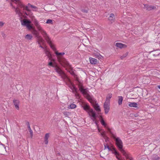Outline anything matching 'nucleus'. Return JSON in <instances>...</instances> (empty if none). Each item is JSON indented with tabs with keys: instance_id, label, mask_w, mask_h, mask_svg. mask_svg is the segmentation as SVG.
<instances>
[{
	"instance_id": "nucleus-28",
	"label": "nucleus",
	"mask_w": 160,
	"mask_h": 160,
	"mask_svg": "<svg viewBox=\"0 0 160 160\" xmlns=\"http://www.w3.org/2000/svg\"><path fill=\"white\" fill-rule=\"evenodd\" d=\"M115 19L114 18V15L113 13H111L110 14V16L108 18V19L109 20L112 21H113Z\"/></svg>"
},
{
	"instance_id": "nucleus-56",
	"label": "nucleus",
	"mask_w": 160,
	"mask_h": 160,
	"mask_svg": "<svg viewBox=\"0 0 160 160\" xmlns=\"http://www.w3.org/2000/svg\"><path fill=\"white\" fill-rule=\"evenodd\" d=\"M28 128L29 130L31 129L30 128V125H28Z\"/></svg>"
},
{
	"instance_id": "nucleus-27",
	"label": "nucleus",
	"mask_w": 160,
	"mask_h": 160,
	"mask_svg": "<svg viewBox=\"0 0 160 160\" xmlns=\"http://www.w3.org/2000/svg\"><path fill=\"white\" fill-rule=\"evenodd\" d=\"M112 97V94H109L106 97V100L105 102H110V99Z\"/></svg>"
},
{
	"instance_id": "nucleus-57",
	"label": "nucleus",
	"mask_w": 160,
	"mask_h": 160,
	"mask_svg": "<svg viewBox=\"0 0 160 160\" xmlns=\"http://www.w3.org/2000/svg\"><path fill=\"white\" fill-rule=\"evenodd\" d=\"M37 42H38V44L39 45H41V43L40 42H39V41H37Z\"/></svg>"
},
{
	"instance_id": "nucleus-6",
	"label": "nucleus",
	"mask_w": 160,
	"mask_h": 160,
	"mask_svg": "<svg viewBox=\"0 0 160 160\" xmlns=\"http://www.w3.org/2000/svg\"><path fill=\"white\" fill-rule=\"evenodd\" d=\"M62 78L63 81L65 82L66 84L68 86L71 90H72V89H73V88L75 86L74 85L72 84L70 79L67 77L66 74L65 75V77Z\"/></svg>"
},
{
	"instance_id": "nucleus-53",
	"label": "nucleus",
	"mask_w": 160,
	"mask_h": 160,
	"mask_svg": "<svg viewBox=\"0 0 160 160\" xmlns=\"http://www.w3.org/2000/svg\"><path fill=\"white\" fill-rule=\"evenodd\" d=\"M94 123H95V124L97 126V127H98V122L97 121H95Z\"/></svg>"
},
{
	"instance_id": "nucleus-52",
	"label": "nucleus",
	"mask_w": 160,
	"mask_h": 160,
	"mask_svg": "<svg viewBox=\"0 0 160 160\" xmlns=\"http://www.w3.org/2000/svg\"><path fill=\"white\" fill-rule=\"evenodd\" d=\"M119 155V154L118 155H116V158L118 159V160H121L120 158H119L118 156Z\"/></svg>"
},
{
	"instance_id": "nucleus-39",
	"label": "nucleus",
	"mask_w": 160,
	"mask_h": 160,
	"mask_svg": "<svg viewBox=\"0 0 160 160\" xmlns=\"http://www.w3.org/2000/svg\"><path fill=\"white\" fill-rule=\"evenodd\" d=\"M88 8L87 9H82L81 11L84 13H87L88 12Z\"/></svg>"
},
{
	"instance_id": "nucleus-32",
	"label": "nucleus",
	"mask_w": 160,
	"mask_h": 160,
	"mask_svg": "<svg viewBox=\"0 0 160 160\" xmlns=\"http://www.w3.org/2000/svg\"><path fill=\"white\" fill-rule=\"evenodd\" d=\"M160 158L156 154H154L152 156V159L153 160H157Z\"/></svg>"
},
{
	"instance_id": "nucleus-37",
	"label": "nucleus",
	"mask_w": 160,
	"mask_h": 160,
	"mask_svg": "<svg viewBox=\"0 0 160 160\" xmlns=\"http://www.w3.org/2000/svg\"><path fill=\"white\" fill-rule=\"evenodd\" d=\"M78 83H79L78 85V87L79 89V90H80V88L82 89V88H83V87L82 84L80 82H79Z\"/></svg>"
},
{
	"instance_id": "nucleus-1",
	"label": "nucleus",
	"mask_w": 160,
	"mask_h": 160,
	"mask_svg": "<svg viewBox=\"0 0 160 160\" xmlns=\"http://www.w3.org/2000/svg\"><path fill=\"white\" fill-rule=\"evenodd\" d=\"M13 2H15L17 4V7L13 8L15 9V12L17 14H18L19 17H21L22 15V12L27 15H28L29 13L24 12V10H26L28 12H30L31 10L28 8V7L27 6H25L21 2L20 0H11Z\"/></svg>"
},
{
	"instance_id": "nucleus-54",
	"label": "nucleus",
	"mask_w": 160,
	"mask_h": 160,
	"mask_svg": "<svg viewBox=\"0 0 160 160\" xmlns=\"http://www.w3.org/2000/svg\"><path fill=\"white\" fill-rule=\"evenodd\" d=\"M39 47H40V48H42V49H44V47H42V46L41 45H39Z\"/></svg>"
},
{
	"instance_id": "nucleus-34",
	"label": "nucleus",
	"mask_w": 160,
	"mask_h": 160,
	"mask_svg": "<svg viewBox=\"0 0 160 160\" xmlns=\"http://www.w3.org/2000/svg\"><path fill=\"white\" fill-rule=\"evenodd\" d=\"M28 8H29V7H31V8H36V10H35V11H36L37 10H38V8L36 7V6H34L32 5L31 4H30V3H28Z\"/></svg>"
},
{
	"instance_id": "nucleus-43",
	"label": "nucleus",
	"mask_w": 160,
	"mask_h": 160,
	"mask_svg": "<svg viewBox=\"0 0 160 160\" xmlns=\"http://www.w3.org/2000/svg\"><path fill=\"white\" fill-rule=\"evenodd\" d=\"M75 95L76 97L77 98H80V96L79 93H78V92H77V93H75Z\"/></svg>"
},
{
	"instance_id": "nucleus-5",
	"label": "nucleus",
	"mask_w": 160,
	"mask_h": 160,
	"mask_svg": "<svg viewBox=\"0 0 160 160\" xmlns=\"http://www.w3.org/2000/svg\"><path fill=\"white\" fill-rule=\"evenodd\" d=\"M52 67L54 68L55 70L59 74L62 78H64L65 77L66 74L57 64H53Z\"/></svg>"
},
{
	"instance_id": "nucleus-21",
	"label": "nucleus",
	"mask_w": 160,
	"mask_h": 160,
	"mask_svg": "<svg viewBox=\"0 0 160 160\" xmlns=\"http://www.w3.org/2000/svg\"><path fill=\"white\" fill-rule=\"evenodd\" d=\"M13 103L15 107V108L17 109H19V101L18 100L14 99L13 100Z\"/></svg>"
},
{
	"instance_id": "nucleus-62",
	"label": "nucleus",
	"mask_w": 160,
	"mask_h": 160,
	"mask_svg": "<svg viewBox=\"0 0 160 160\" xmlns=\"http://www.w3.org/2000/svg\"><path fill=\"white\" fill-rule=\"evenodd\" d=\"M34 9L33 10V11H35V10H36V8H33Z\"/></svg>"
},
{
	"instance_id": "nucleus-29",
	"label": "nucleus",
	"mask_w": 160,
	"mask_h": 160,
	"mask_svg": "<svg viewBox=\"0 0 160 160\" xmlns=\"http://www.w3.org/2000/svg\"><path fill=\"white\" fill-rule=\"evenodd\" d=\"M25 38L28 40H31L32 38V36L31 34H27L25 36Z\"/></svg>"
},
{
	"instance_id": "nucleus-9",
	"label": "nucleus",
	"mask_w": 160,
	"mask_h": 160,
	"mask_svg": "<svg viewBox=\"0 0 160 160\" xmlns=\"http://www.w3.org/2000/svg\"><path fill=\"white\" fill-rule=\"evenodd\" d=\"M110 105V102H105L104 103L103 107L105 111V113L106 114H107L109 111Z\"/></svg>"
},
{
	"instance_id": "nucleus-45",
	"label": "nucleus",
	"mask_w": 160,
	"mask_h": 160,
	"mask_svg": "<svg viewBox=\"0 0 160 160\" xmlns=\"http://www.w3.org/2000/svg\"><path fill=\"white\" fill-rule=\"evenodd\" d=\"M104 149L109 148V146L107 144H106V145L104 144Z\"/></svg>"
},
{
	"instance_id": "nucleus-41",
	"label": "nucleus",
	"mask_w": 160,
	"mask_h": 160,
	"mask_svg": "<svg viewBox=\"0 0 160 160\" xmlns=\"http://www.w3.org/2000/svg\"><path fill=\"white\" fill-rule=\"evenodd\" d=\"M26 27L29 30H30L32 28V27L30 25V24H29L26 26Z\"/></svg>"
},
{
	"instance_id": "nucleus-59",
	"label": "nucleus",
	"mask_w": 160,
	"mask_h": 160,
	"mask_svg": "<svg viewBox=\"0 0 160 160\" xmlns=\"http://www.w3.org/2000/svg\"><path fill=\"white\" fill-rule=\"evenodd\" d=\"M108 149L109 151H111L112 150V149L109 147V148H108Z\"/></svg>"
},
{
	"instance_id": "nucleus-3",
	"label": "nucleus",
	"mask_w": 160,
	"mask_h": 160,
	"mask_svg": "<svg viewBox=\"0 0 160 160\" xmlns=\"http://www.w3.org/2000/svg\"><path fill=\"white\" fill-rule=\"evenodd\" d=\"M56 54L58 61L62 64L64 67L65 66H70L69 63L65 59L62 58V56L65 54L64 52H55Z\"/></svg>"
},
{
	"instance_id": "nucleus-44",
	"label": "nucleus",
	"mask_w": 160,
	"mask_h": 160,
	"mask_svg": "<svg viewBox=\"0 0 160 160\" xmlns=\"http://www.w3.org/2000/svg\"><path fill=\"white\" fill-rule=\"evenodd\" d=\"M4 23L3 22H0V28L2 27L4 25Z\"/></svg>"
},
{
	"instance_id": "nucleus-10",
	"label": "nucleus",
	"mask_w": 160,
	"mask_h": 160,
	"mask_svg": "<svg viewBox=\"0 0 160 160\" xmlns=\"http://www.w3.org/2000/svg\"><path fill=\"white\" fill-rule=\"evenodd\" d=\"M32 21L35 26L36 27L37 29L39 31L42 30L43 29V28L41 26L38 21L36 20V19H32Z\"/></svg>"
},
{
	"instance_id": "nucleus-42",
	"label": "nucleus",
	"mask_w": 160,
	"mask_h": 160,
	"mask_svg": "<svg viewBox=\"0 0 160 160\" xmlns=\"http://www.w3.org/2000/svg\"><path fill=\"white\" fill-rule=\"evenodd\" d=\"M29 130V131L30 132V135H31V138H32V136H33V132L32 131V129H31Z\"/></svg>"
},
{
	"instance_id": "nucleus-60",
	"label": "nucleus",
	"mask_w": 160,
	"mask_h": 160,
	"mask_svg": "<svg viewBox=\"0 0 160 160\" xmlns=\"http://www.w3.org/2000/svg\"><path fill=\"white\" fill-rule=\"evenodd\" d=\"M98 127V132H100L101 131V130L100 129V128H99Z\"/></svg>"
},
{
	"instance_id": "nucleus-40",
	"label": "nucleus",
	"mask_w": 160,
	"mask_h": 160,
	"mask_svg": "<svg viewBox=\"0 0 160 160\" xmlns=\"http://www.w3.org/2000/svg\"><path fill=\"white\" fill-rule=\"evenodd\" d=\"M46 23L48 24H52V20L48 19L47 20Z\"/></svg>"
},
{
	"instance_id": "nucleus-26",
	"label": "nucleus",
	"mask_w": 160,
	"mask_h": 160,
	"mask_svg": "<svg viewBox=\"0 0 160 160\" xmlns=\"http://www.w3.org/2000/svg\"><path fill=\"white\" fill-rule=\"evenodd\" d=\"M100 122L101 123V124L104 127H106L107 126V124L104 121V120H103V118H102V116L100 117Z\"/></svg>"
},
{
	"instance_id": "nucleus-63",
	"label": "nucleus",
	"mask_w": 160,
	"mask_h": 160,
	"mask_svg": "<svg viewBox=\"0 0 160 160\" xmlns=\"http://www.w3.org/2000/svg\"><path fill=\"white\" fill-rule=\"evenodd\" d=\"M66 113H67V112H64V115H66Z\"/></svg>"
},
{
	"instance_id": "nucleus-12",
	"label": "nucleus",
	"mask_w": 160,
	"mask_h": 160,
	"mask_svg": "<svg viewBox=\"0 0 160 160\" xmlns=\"http://www.w3.org/2000/svg\"><path fill=\"white\" fill-rule=\"evenodd\" d=\"M143 8L144 9H146V10L148 11H150L156 9V7L154 6L149 5L148 4H145L144 5Z\"/></svg>"
},
{
	"instance_id": "nucleus-16",
	"label": "nucleus",
	"mask_w": 160,
	"mask_h": 160,
	"mask_svg": "<svg viewBox=\"0 0 160 160\" xmlns=\"http://www.w3.org/2000/svg\"><path fill=\"white\" fill-rule=\"evenodd\" d=\"M90 62L91 64H97L98 62V60L95 58H89Z\"/></svg>"
},
{
	"instance_id": "nucleus-11",
	"label": "nucleus",
	"mask_w": 160,
	"mask_h": 160,
	"mask_svg": "<svg viewBox=\"0 0 160 160\" xmlns=\"http://www.w3.org/2000/svg\"><path fill=\"white\" fill-rule=\"evenodd\" d=\"M32 21L35 26L36 27L37 29L39 31L42 30L43 29V28L41 26L38 21L36 20V19H32Z\"/></svg>"
},
{
	"instance_id": "nucleus-18",
	"label": "nucleus",
	"mask_w": 160,
	"mask_h": 160,
	"mask_svg": "<svg viewBox=\"0 0 160 160\" xmlns=\"http://www.w3.org/2000/svg\"><path fill=\"white\" fill-rule=\"evenodd\" d=\"M50 137V133H47L45 134L44 138V141L45 144L47 145L48 143V139Z\"/></svg>"
},
{
	"instance_id": "nucleus-55",
	"label": "nucleus",
	"mask_w": 160,
	"mask_h": 160,
	"mask_svg": "<svg viewBox=\"0 0 160 160\" xmlns=\"http://www.w3.org/2000/svg\"><path fill=\"white\" fill-rule=\"evenodd\" d=\"M99 53H97V54H95V56H96V57H97V58L98 57V54H99Z\"/></svg>"
},
{
	"instance_id": "nucleus-7",
	"label": "nucleus",
	"mask_w": 160,
	"mask_h": 160,
	"mask_svg": "<svg viewBox=\"0 0 160 160\" xmlns=\"http://www.w3.org/2000/svg\"><path fill=\"white\" fill-rule=\"evenodd\" d=\"M82 107L83 108L84 110L86 111L88 113L89 115H90L92 113V112H95L91 108L90 106L87 104H83L82 105Z\"/></svg>"
},
{
	"instance_id": "nucleus-23",
	"label": "nucleus",
	"mask_w": 160,
	"mask_h": 160,
	"mask_svg": "<svg viewBox=\"0 0 160 160\" xmlns=\"http://www.w3.org/2000/svg\"><path fill=\"white\" fill-rule=\"evenodd\" d=\"M93 107L95 110L98 112H99L101 111V109H100L99 106L98 105V104L96 103L95 105H94Z\"/></svg>"
},
{
	"instance_id": "nucleus-33",
	"label": "nucleus",
	"mask_w": 160,
	"mask_h": 160,
	"mask_svg": "<svg viewBox=\"0 0 160 160\" xmlns=\"http://www.w3.org/2000/svg\"><path fill=\"white\" fill-rule=\"evenodd\" d=\"M111 149L112 150L111 151L114 152H113V153H114L116 155L119 154V152H117V151L116 150V149L115 148L113 147Z\"/></svg>"
},
{
	"instance_id": "nucleus-24",
	"label": "nucleus",
	"mask_w": 160,
	"mask_h": 160,
	"mask_svg": "<svg viewBox=\"0 0 160 160\" xmlns=\"http://www.w3.org/2000/svg\"><path fill=\"white\" fill-rule=\"evenodd\" d=\"M116 46L118 48H122L123 47H126V45L123 44L122 43H118L117 42L116 44Z\"/></svg>"
},
{
	"instance_id": "nucleus-8",
	"label": "nucleus",
	"mask_w": 160,
	"mask_h": 160,
	"mask_svg": "<svg viewBox=\"0 0 160 160\" xmlns=\"http://www.w3.org/2000/svg\"><path fill=\"white\" fill-rule=\"evenodd\" d=\"M80 91L82 94H83L88 100L90 101L91 100V97L88 93V91L87 89L84 88H83L82 89L80 88Z\"/></svg>"
},
{
	"instance_id": "nucleus-15",
	"label": "nucleus",
	"mask_w": 160,
	"mask_h": 160,
	"mask_svg": "<svg viewBox=\"0 0 160 160\" xmlns=\"http://www.w3.org/2000/svg\"><path fill=\"white\" fill-rule=\"evenodd\" d=\"M151 54L155 57H157L160 54V51L159 50H156L151 52Z\"/></svg>"
},
{
	"instance_id": "nucleus-35",
	"label": "nucleus",
	"mask_w": 160,
	"mask_h": 160,
	"mask_svg": "<svg viewBox=\"0 0 160 160\" xmlns=\"http://www.w3.org/2000/svg\"><path fill=\"white\" fill-rule=\"evenodd\" d=\"M69 107H70V108L71 109H74L76 107V105L75 104H71L68 106V108H69Z\"/></svg>"
},
{
	"instance_id": "nucleus-58",
	"label": "nucleus",
	"mask_w": 160,
	"mask_h": 160,
	"mask_svg": "<svg viewBox=\"0 0 160 160\" xmlns=\"http://www.w3.org/2000/svg\"><path fill=\"white\" fill-rule=\"evenodd\" d=\"M26 124L28 126V125H29V122H27L26 123Z\"/></svg>"
},
{
	"instance_id": "nucleus-4",
	"label": "nucleus",
	"mask_w": 160,
	"mask_h": 160,
	"mask_svg": "<svg viewBox=\"0 0 160 160\" xmlns=\"http://www.w3.org/2000/svg\"><path fill=\"white\" fill-rule=\"evenodd\" d=\"M40 32H41L43 38H45L47 42L49 44L51 48L53 49V50H56V48L54 46L52 45L50 38L46 32L44 31L43 29H42V30L40 31Z\"/></svg>"
},
{
	"instance_id": "nucleus-48",
	"label": "nucleus",
	"mask_w": 160,
	"mask_h": 160,
	"mask_svg": "<svg viewBox=\"0 0 160 160\" xmlns=\"http://www.w3.org/2000/svg\"><path fill=\"white\" fill-rule=\"evenodd\" d=\"M98 58L99 59H101L102 58V56L100 54H98Z\"/></svg>"
},
{
	"instance_id": "nucleus-13",
	"label": "nucleus",
	"mask_w": 160,
	"mask_h": 160,
	"mask_svg": "<svg viewBox=\"0 0 160 160\" xmlns=\"http://www.w3.org/2000/svg\"><path fill=\"white\" fill-rule=\"evenodd\" d=\"M22 25L26 26L29 24L31 23V21L28 19L24 20L21 21Z\"/></svg>"
},
{
	"instance_id": "nucleus-36",
	"label": "nucleus",
	"mask_w": 160,
	"mask_h": 160,
	"mask_svg": "<svg viewBox=\"0 0 160 160\" xmlns=\"http://www.w3.org/2000/svg\"><path fill=\"white\" fill-rule=\"evenodd\" d=\"M72 92L73 93H77V92H78V89L77 88H76L75 87V86H74L73 88V89H72Z\"/></svg>"
},
{
	"instance_id": "nucleus-30",
	"label": "nucleus",
	"mask_w": 160,
	"mask_h": 160,
	"mask_svg": "<svg viewBox=\"0 0 160 160\" xmlns=\"http://www.w3.org/2000/svg\"><path fill=\"white\" fill-rule=\"evenodd\" d=\"M118 104L119 105H121L122 104V101L123 99V98L122 96H118Z\"/></svg>"
},
{
	"instance_id": "nucleus-47",
	"label": "nucleus",
	"mask_w": 160,
	"mask_h": 160,
	"mask_svg": "<svg viewBox=\"0 0 160 160\" xmlns=\"http://www.w3.org/2000/svg\"><path fill=\"white\" fill-rule=\"evenodd\" d=\"M53 65V64L52 62L51 61L49 62L48 63V66H51L52 67V66Z\"/></svg>"
},
{
	"instance_id": "nucleus-61",
	"label": "nucleus",
	"mask_w": 160,
	"mask_h": 160,
	"mask_svg": "<svg viewBox=\"0 0 160 160\" xmlns=\"http://www.w3.org/2000/svg\"><path fill=\"white\" fill-rule=\"evenodd\" d=\"M158 88L160 89V86H158Z\"/></svg>"
},
{
	"instance_id": "nucleus-50",
	"label": "nucleus",
	"mask_w": 160,
	"mask_h": 160,
	"mask_svg": "<svg viewBox=\"0 0 160 160\" xmlns=\"http://www.w3.org/2000/svg\"><path fill=\"white\" fill-rule=\"evenodd\" d=\"M2 35L3 38H5L6 37V35L4 32H2Z\"/></svg>"
},
{
	"instance_id": "nucleus-31",
	"label": "nucleus",
	"mask_w": 160,
	"mask_h": 160,
	"mask_svg": "<svg viewBox=\"0 0 160 160\" xmlns=\"http://www.w3.org/2000/svg\"><path fill=\"white\" fill-rule=\"evenodd\" d=\"M37 41L40 42L41 43H43L44 42V40L41 36H40V37L37 38Z\"/></svg>"
},
{
	"instance_id": "nucleus-51",
	"label": "nucleus",
	"mask_w": 160,
	"mask_h": 160,
	"mask_svg": "<svg viewBox=\"0 0 160 160\" xmlns=\"http://www.w3.org/2000/svg\"><path fill=\"white\" fill-rule=\"evenodd\" d=\"M127 159H129V160H132L133 158L131 157H129V156L127 157L126 158Z\"/></svg>"
},
{
	"instance_id": "nucleus-46",
	"label": "nucleus",
	"mask_w": 160,
	"mask_h": 160,
	"mask_svg": "<svg viewBox=\"0 0 160 160\" xmlns=\"http://www.w3.org/2000/svg\"><path fill=\"white\" fill-rule=\"evenodd\" d=\"M101 135L102 136H103L104 137H106V135L105 133L104 132H103L101 133Z\"/></svg>"
},
{
	"instance_id": "nucleus-22",
	"label": "nucleus",
	"mask_w": 160,
	"mask_h": 160,
	"mask_svg": "<svg viewBox=\"0 0 160 160\" xmlns=\"http://www.w3.org/2000/svg\"><path fill=\"white\" fill-rule=\"evenodd\" d=\"M32 33L35 36V38H39L40 37V35H39V33L38 31L35 29H33Z\"/></svg>"
},
{
	"instance_id": "nucleus-2",
	"label": "nucleus",
	"mask_w": 160,
	"mask_h": 160,
	"mask_svg": "<svg viewBox=\"0 0 160 160\" xmlns=\"http://www.w3.org/2000/svg\"><path fill=\"white\" fill-rule=\"evenodd\" d=\"M108 131L111 135L112 137L113 138L116 142V144L119 150L123 154V155L124 156L127 158L129 157L128 155L126 153L125 151L122 149V142L118 137H116V136L114 135L111 131L109 128H107Z\"/></svg>"
},
{
	"instance_id": "nucleus-49",
	"label": "nucleus",
	"mask_w": 160,
	"mask_h": 160,
	"mask_svg": "<svg viewBox=\"0 0 160 160\" xmlns=\"http://www.w3.org/2000/svg\"><path fill=\"white\" fill-rule=\"evenodd\" d=\"M74 78H75V80L76 81L78 82V83L80 82V81H79V80L78 78L77 77V75H76V77H74Z\"/></svg>"
},
{
	"instance_id": "nucleus-14",
	"label": "nucleus",
	"mask_w": 160,
	"mask_h": 160,
	"mask_svg": "<svg viewBox=\"0 0 160 160\" xmlns=\"http://www.w3.org/2000/svg\"><path fill=\"white\" fill-rule=\"evenodd\" d=\"M92 113L89 116H91V119L92 120L93 122H95V121H96V120L97 118L96 114L95 112H92Z\"/></svg>"
},
{
	"instance_id": "nucleus-19",
	"label": "nucleus",
	"mask_w": 160,
	"mask_h": 160,
	"mask_svg": "<svg viewBox=\"0 0 160 160\" xmlns=\"http://www.w3.org/2000/svg\"><path fill=\"white\" fill-rule=\"evenodd\" d=\"M70 66H68V67L70 68L69 69V70H68V71L69 72L71 75L73 76L74 77H76V75L74 71H73V68L71 67V66L70 65ZM66 66H65L64 67H65Z\"/></svg>"
},
{
	"instance_id": "nucleus-17",
	"label": "nucleus",
	"mask_w": 160,
	"mask_h": 160,
	"mask_svg": "<svg viewBox=\"0 0 160 160\" xmlns=\"http://www.w3.org/2000/svg\"><path fill=\"white\" fill-rule=\"evenodd\" d=\"M50 137V133H47L45 134L44 138V141L45 144L47 145L48 143V139Z\"/></svg>"
},
{
	"instance_id": "nucleus-25",
	"label": "nucleus",
	"mask_w": 160,
	"mask_h": 160,
	"mask_svg": "<svg viewBox=\"0 0 160 160\" xmlns=\"http://www.w3.org/2000/svg\"><path fill=\"white\" fill-rule=\"evenodd\" d=\"M128 106L130 107H133L134 108L138 107V104L135 102H129Z\"/></svg>"
},
{
	"instance_id": "nucleus-20",
	"label": "nucleus",
	"mask_w": 160,
	"mask_h": 160,
	"mask_svg": "<svg viewBox=\"0 0 160 160\" xmlns=\"http://www.w3.org/2000/svg\"><path fill=\"white\" fill-rule=\"evenodd\" d=\"M44 51L46 56H48V57L49 58V60H52V55L49 51L46 49H44Z\"/></svg>"
},
{
	"instance_id": "nucleus-38",
	"label": "nucleus",
	"mask_w": 160,
	"mask_h": 160,
	"mask_svg": "<svg viewBox=\"0 0 160 160\" xmlns=\"http://www.w3.org/2000/svg\"><path fill=\"white\" fill-rule=\"evenodd\" d=\"M128 54V53H125V54H123L122 56H121L120 57V58H121V59H122L126 57L127 56Z\"/></svg>"
}]
</instances>
